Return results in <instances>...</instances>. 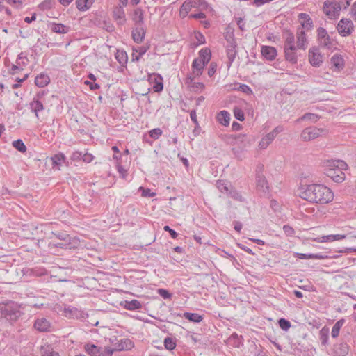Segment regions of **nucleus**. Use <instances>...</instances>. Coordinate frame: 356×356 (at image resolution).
Segmentation results:
<instances>
[{
    "instance_id": "obj_1",
    "label": "nucleus",
    "mask_w": 356,
    "mask_h": 356,
    "mask_svg": "<svg viewBox=\"0 0 356 356\" xmlns=\"http://www.w3.org/2000/svg\"><path fill=\"white\" fill-rule=\"evenodd\" d=\"M300 197L311 203L325 204L334 199L333 192L323 184H313L300 188Z\"/></svg>"
},
{
    "instance_id": "obj_2",
    "label": "nucleus",
    "mask_w": 356,
    "mask_h": 356,
    "mask_svg": "<svg viewBox=\"0 0 356 356\" xmlns=\"http://www.w3.org/2000/svg\"><path fill=\"white\" fill-rule=\"evenodd\" d=\"M347 164L341 160H327L325 163L324 173L334 182L341 183L345 179L343 172L347 169Z\"/></svg>"
},
{
    "instance_id": "obj_3",
    "label": "nucleus",
    "mask_w": 356,
    "mask_h": 356,
    "mask_svg": "<svg viewBox=\"0 0 356 356\" xmlns=\"http://www.w3.org/2000/svg\"><path fill=\"white\" fill-rule=\"evenodd\" d=\"M1 317L10 322L16 321L22 314L20 305L13 301L0 302Z\"/></svg>"
},
{
    "instance_id": "obj_4",
    "label": "nucleus",
    "mask_w": 356,
    "mask_h": 356,
    "mask_svg": "<svg viewBox=\"0 0 356 356\" xmlns=\"http://www.w3.org/2000/svg\"><path fill=\"white\" fill-rule=\"evenodd\" d=\"M316 40L319 45L327 49H335L337 41L332 38L327 31L323 27H318L316 29Z\"/></svg>"
},
{
    "instance_id": "obj_5",
    "label": "nucleus",
    "mask_w": 356,
    "mask_h": 356,
    "mask_svg": "<svg viewBox=\"0 0 356 356\" xmlns=\"http://www.w3.org/2000/svg\"><path fill=\"white\" fill-rule=\"evenodd\" d=\"M84 349L90 356H112L114 352V349L111 347L97 346L90 343L85 344Z\"/></svg>"
},
{
    "instance_id": "obj_6",
    "label": "nucleus",
    "mask_w": 356,
    "mask_h": 356,
    "mask_svg": "<svg viewBox=\"0 0 356 356\" xmlns=\"http://www.w3.org/2000/svg\"><path fill=\"white\" fill-rule=\"evenodd\" d=\"M46 94L45 90L38 92L29 104L31 111L35 113L37 118H39V113L45 108L44 95Z\"/></svg>"
},
{
    "instance_id": "obj_7",
    "label": "nucleus",
    "mask_w": 356,
    "mask_h": 356,
    "mask_svg": "<svg viewBox=\"0 0 356 356\" xmlns=\"http://www.w3.org/2000/svg\"><path fill=\"white\" fill-rule=\"evenodd\" d=\"M323 11L329 19H334L339 17L341 8L334 0H326L323 3Z\"/></svg>"
},
{
    "instance_id": "obj_8",
    "label": "nucleus",
    "mask_w": 356,
    "mask_h": 356,
    "mask_svg": "<svg viewBox=\"0 0 356 356\" xmlns=\"http://www.w3.org/2000/svg\"><path fill=\"white\" fill-rule=\"evenodd\" d=\"M339 34L342 37L350 35L354 31V25L350 19H341L337 26Z\"/></svg>"
},
{
    "instance_id": "obj_9",
    "label": "nucleus",
    "mask_w": 356,
    "mask_h": 356,
    "mask_svg": "<svg viewBox=\"0 0 356 356\" xmlns=\"http://www.w3.org/2000/svg\"><path fill=\"white\" fill-rule=\"evenodd\" d=\"M323 131V129H318L315 127H310L305 129L301 134V137L303 140L309 141L312 140L321 136Z\"/></svg>"
},
{
    "instance_id": "obj_10",
    "label": "nucleus",
    "mask_w": 356,
    "mask_h": 356,
    "mask_svg": "<svg viewBox=\"0 0 356 356\" xmlns=\"http://www.w3.org/2000/svg\"><path fill=\"white\" fill-rule=\"evenodd\" d=\"M309 60L312 65L318 67L323 63V57L318 47L310 48L308 54Z\"/></svg>"
},
{
    "instance_id": "obj_11",
    "label": "nucleus",
    "mask_w": 356,
    "mask_h": 356,
    "mask_svg": "<svg viewBox=\"0 0 356 356\" xmlns=\"http://www.w3.org/2000/svg\"><path fill=\"white\" fill-rule=\"evenodd\" d=\"M301 29L305 31H311L314 28V22L310 16L305 13H300L298 15Z\"/></svg>"
},
{
    "instance_id": "obj_12",
    "label": "nucleus",
    "mask_w": 356,
    "mask_h": 356,
    "mask_svg": "<svg viewBox=\"0 0 356 356\" xmlns=\"http://www.w3.org/2000/svg\"><path fill=\"white\" fill-rule=\"evenodd\" d=\"M34 327L39 332H50L51 323L44 317H38L35 321Z\"/></svg>"
},
{
    "instance_id": "obj_13",
    "label": "nucleus",
    "mask_w": 356,
    "mask_h": 356,
    "mask_svg": "<svg viewBox=\"0 0 356 356\" xmlns=\"http://www.w3.org/2000/svg\"><path fill=\"white\" fill-rule=\"evenodd\" d=\"M261 54L266 60L270 61L274 60L277 54L276 49L271 46H262Z\"/></svg>"
},
{
    "instance_id": "obj_14",
    "label": "nucleus",
    "mask_w": 356,
    "mask_h": 356,
    "mask_svg": "<svg viewBox=\"0 0 356 356\" xmlns=\"http://www.w3.org/2000/svg\"><path fill=\"white\" fill-rule=\"evenodd\" d=\"M297 37V47L300 49H305L307 47V38L305 33V31L298 29L296 32Z\"/></svg>"
},
{
    "instance_id": "obj_15",
    "label": "nucleus",
    "mask_w": 356,
    "mask_h": 356,
    "mask_svg": "<svg viewBox=\"0 0 356 356\" xmlns=\"http://www.w3.org/2000/svg\"><path fill=\"white\" fill-rule=\"evenodd\" d=\"M330 64L335 71H340L344 67L345 61L341 55L336 54L330 58Z\"/></svg>"
},
{
    "instance_id": "obj_16",
    "label": "nucleus",
    "mask_w": 356,
    "mask_h": 356,
    "mask_svg": "<svg viewBox=\"0 0 356 356\" xmlns=\"http://www.w3.org/2000/svg\"><path fill=\"white\" fill-rule=\"evenodd\" d=\"M256 179L257 189L263 192L264 194H268L269 187L266 177L263 175L257 174Z\"/></svg>"
},
{
    "instance_id": "obj_17",
    "label": "nucleus",
    "mask_w": 356,
    "mask_h": 356,
    "mask_svg": "<svg viewBox=\"0 0 356 356\" xmlns=\"http://www.w3.org/2000/svg\"><path fill=\"white\" fill-rule=\"evenodd\" d=\"M51 161L52 168L60 170L62 164L66 163V157L63 153L59 152L51 156Z\"/></svg>"
},
{
    "instance_id": "obj_18",
    "label": "nucleus",
    "mask_w": 356,
    "mask_h": 356,
    "mask_svg": "<svg viewBox=\"0 0 356 356\" xmlns=\"http://www.w3.org/2000/svg\"><path fill=\"white\" fill-rule=\"evenodd\" d=\"M113 17L118 24L120 25L124 24L126 21L125 14L123 6H116L113 10Z\"/></svg>"
},
{
    "instance_id": "obj_19",
    "label": "nucleus",
    "mask_w": 356,
    "mask_h": 356,
    "mask_svg": "<svg viewBox=\"0 0 356 356\" xmlns=\"http://www.w3.org/2000/svg\"><path fill=\"white\" fill-rule=\"evenodd\" d=\"M206 65L204 63L199 60V58H195L192 63V74L195 75V76H200L202 74V70Z\"/></svg>"
},
{
    "instance_id": "obj_20",
    "label": "nucleus",
    "mask_w": 356,
    "mask_h": 356,
    "mask_svg": "<svg viewBox=\"0 0 356 356\" xmlns=\"http://www.w3.org/2000/svg\"><path fill=\"white\" fill-rule=\"evenodd\" d=\"M237 45H227L226 46V51L227 56L228 58L227 67L229 68L233 63L236 56L237 54V51L236 49Z\"/></svg>"
},
{
    "instance_id": "obj_21",
    "label": "nucleus",
    "mask_w": 356,
    "mask_h": 356,
    "mask_svg": "<svg viewBox=\"0 0 356 356\" xmlns=\"http://www.w3.org/2000/svg\"><path fill=\"white\" fill-rule=\"evenodd\" d=\"M134 347V343L131 340L129 339H122L119 341V342L117 343L116 348H113L114 351L115 350H130L131 348Z\"/></svg>"
},
{
    "instance_id": "obj_22",
    "label": "nucleus",
    "mask_w": 356,
    "mask_h": 356,
    "mask_svg": "<svg viewBox=\"0 0 356 356\" xmlns=\"http://www.w3.org/2000/svg\"><path fill=\"white\" fill-rule=\"evenodd\" d=\"M348 351L349 347L346 343L337 344L334 348V353L337 356H346Z\"/></svg>"
},
{
    "instance_id": "obj_23",
    "label": "nucleus",
    "mask_w": 356,
    "mask_h": 356,
    "mask_svg": "<svg viewBox=\"0 0 356 356\" xmlns=\"http://www.w3.org/2000/svg\"><path fill=\"white\" fill-rule=\"evenodd\" d=\"M131 35L135 42H141L145 36V31L143 28L140 26H138L132 31Z\"/></svg>"
},
{
    "instance_id": "obj_24",
    "label": "nucleus",
    "mask_w": 356,
    "mask_h": 356,
    "mask_svg": "<svg viewBox=\"0 0 356 356\" xmlns=\"http://www.w3.org/2000/svg\"><path fill=\"white\" fill-rule=\"evenodd\" d=\"M217 120L220 124L227 127L229 124L230 114L227 111H221L217 115Z\"/></svg>"
},
{
    "instance_id": "obj_25",
    "label": "nucleus",
    "mask_w": 356,
    "mask_h": 356,
    "mask_svg": "<svg viewBox=\"0 0 356 356\" xmlns=\"http://www.w3.org/2000/svg\"><path fill=\"white\" fill-rule=\"evenodd\" d=\"M121 305L128 310H136L142 307L141 303L137 300H124Z\"/></svg>"
},
{
    "instance_id": "obj_26",
    "label": "nucleus",
    "mask_w": 356,
    "mask_h": 356,
    "mask_svg": "<svg viewBox=\"0 0 356 356\" xmlns=\"http://www.w3.org/2000/svg\"><path fill=\"white\" fill-rule=\"evenodd\" d=\"M50 82L49 76L46 74H40L35 78V83L38 87H44Z\"/></svg>"
},
{
    "instance_id": "obj_27",
    "label": "nucleus",
    "mask_w": 356,
    "mask_h": 356,
    "mask_svg": "<svg viewBox=\"0 0 356 356\" xmlns=\"http://www.w3.org/2000/svg\"><path fill=\"white\" fill-rule=\"evenodd\" d=\"M296 257L301 259H325L328 258L327 255L322 254L321 253L317 254H304V253H296Z\"/></svg>"
},
{
    "instance_id": "obj_28",
    "label": "nucleus",
    "mask_w": 356,
    "mask_h": 356,
    "mask_svg": "<svg viewBox=\"0 0 356 356\" xmlns=\"http://www.w3.org/2000/svg\"><path fill=\"white\" fill-rule=\"evenodd\" d=\"M156 139V128L152 129L148 133L144 134L143 141L145 145L152 146L154 140Z\"/></svg>"
},
{
    "instance_id": "obj_29",
    "label": "nucleus",
    "mask_w": 356,
    "mask_h": 356,
    "mask_svg": "<svg viewBox=\"0 0 356 356\" xmlns=\"http://www.w3.org/2000/svg\"><path fill=\"white\" fill-rule=\"evenodd\" d=\"M64 313L66 316L73 318H79L81 316V311L78 310V309L74 307L65 308Z\"/></svg>"
},
{
    "instance_id": "obj_30",
    "label": "nucleus",
    "mask_w": 356,
    "mask_h": 356,
    "mask_svg": "<svg viewBox=\"0 0 356 356\" xmlns=\"http://www.w3.org/2000/svg\"><path fill=\"white\" fill-rule=\"evenodd\" d=\"M70 27L63 24L52 23L51 29L53 32L56 33H67L70 31Z\"/></svg>"
},
{
    "instance_id": "obj_31",
    "label": "nucleus",
    "mask_w": 356,
    "mask_h": 356,
    "mask_svg": "<svg viewBox=\"0 0 356 356\" xmlns=\"http://www.w3.org/2000/svg\"><path fill=\"white\" fill-rule=\"evenodd\" d=\"M53 236L60 241H72L71 236L66 232L52 231L49 238H53Z\"/></svg>"
},
{
    "instance_id": "obj_32",
    "label": "nucleus",
    "mask_w": 356,
    "mask_h": 356,
    "mask_svg": "<svg viewBox=\"0 0 356 356\" xmlns=\"http://www.w3.org/2000/svg\"><path fill=\"white\" fill-rule=\"evenodd\" d=\"M211 57V54L210 49L206 48V49H202L199 51V60H202L204 65H207Z\"/></svg>"
},
{
    "instance_id": "obj_33",
    "label": "nucleus",
    "mask_w": 356,
    "mask_h": 356,
    "mask_svg": "<svg viewBox=\"0 0 356 356\" xmlns=\"http://www.w3.org/2000/svg\"><path fill=\"white\" fill-rule=\"evenodd\" d=\"M184 317L193 323H200L203 320V316L197 313L184 312Z\"/></svg>"
},
{
    "instance_id": "obj_34",
    "label": "nucleus",
    "mask_w": 356,
    "mask_h": 356,
    "mask_svg": "<svg viewBox=\"0 0 356 356\" xmlns=\"http://www.w3.org/2000/svg\"><path fill=\"white\" fill-rule=\"evenodd\" d=\"M40 356H60L59 353L54 350L50 346H41Z\"/></svg>"
},
{
    "instance_id": "obj_35",
    "label": "nucleus",
    "mask_w": 356,
    "mask_h": 356,
    "mask_svg": "<svg viewBox=\"0 0 356 356\" xmlns=\"http://www.w3.org/2000/svg\"><path fill=\"white\" fill-rule=\"evenodd\" d=\"M344 323L345 319L343 318L339 319L338 321L335 323V324L332 327L331 332V335L333 338H337L339 336L340 329Z\"/></svg>"
},
{
    "instance_id": "obj_36",
    "label": "nucleus",
    "mask_w": 356,
    "mask_h": 356,
    "mask_svg": "<svg viewBox=\"0 0 356 356\" xmlns=\"http://www.w3.org/2000/svg\"><path fill=\"white\" fill-rule=\"evenodd\" d=\"M92 1L93 0H76V7L79 10H86L92 4Z\"/></svg>"
},
{
    "instance_id": "obj_37",
    "label": "nucleus",
    "mask_w": 356,
    "mask_h": 356,
    "mask_svg": "<svg viewBox=\"0 0 356 356\" xmlns=\"http://www.w3.org/2000/svg\"><path fill=\"white\" fill-rule=\"evenodd\" d=\"M320 340L321 344L325 346L328 341L329 337V328L323 327L319 332Z\"/></svg>"
},
{
    "instance_id": "obj_38",
    "label": "nucleus",
    "mask_w": 356,
    "mask_h": 356,
    "mask_svg": "<svg viewBox=\"0 0 356 356\" xmlns=\"http://www.w3.org/2000/svg\"><path fill=\"white\" fill-rule=\"evenodd\" d=\"M284 56L287 61L295 64L298 62V54L296 51H284Z\"/></svg>"
},
{
    "instance_id": "obj_39",
    "label": "nucleus",
    "mask_w": 356,
    "mask_h": 356,
    "mask_svg": "<svg viewBox=\"0 0 356 356\" xmlns=\"http://www.w3.org/2000/svg\"><path fill=\"white\" fill-rule=\"evenodd\" d=\"M115 58L117 59V60L118 61V63L121 65H124L125 64H127V53L125 51H118L116 54H115Z\"/></svg>"
},
{
    "instance_id": "obj_40",
    "label": "nucleus",
    "mask_w": 356,
    "mask_h": 356,
    "mask_svg": "<svg viewBox=\"0 0 356 356\" xmlns=\"http://www.w3.org/2000/svg\"><path fill=\"white\" fill-rule=\"evenodd\" d=\"M282 37L284 38V43L294 42V35L292 31L289 29H284L282 30Z\"/></svg>"
},
{
    "instance_id": "obj_41",
    "label": "nucleus",
    "mask_w": 356,
    "mask_h": 356,
    "mask_svg": "<svg viewBox=\"0 0 356 356\" xmlns=\"http://www.w3.org/2000/svg\"><path fill=\"white\" fill-rule=\"evenodd\" d=\"M216 186L220 192L231 193V191H229L230 185L228 183L225 182V181H218L216 182Z\"/></svg>"
},
{
    "instance_id": "obj_42",
    "label": "nucleus",
    "mask_w": 356,
    "mask_h": 356,
    "mask_svg": "<svg viewBox=\"0 0 356 356\" xmlns=\"http://www.w3.org/2000/svg\"><path fill=\"white\" fill-rule=\"evenodd\" d=\"M165 348L168 350H172L176 347L175 339L172 337H166L163 341Z\"/></svg>"
},
{
    "instance_id": "obj_43",
    "label": "nucleus",
    "mask_w": 356,
    "mask_h": 356,
    "mask_svg": "<svg viewBox=\"0 0 356 356\" xmlns=\"http://www.w3.org/2000/svg\"><path fill=\"white\" fill-rule=\"evenodd\" d=\"M13 146L19 152L24 153L26 151V147L24 142L21 139L14 140L13 142Z\"/></svg>"
},
{
    "instance_id": "obj_44",
    "label": "nucleus",
    "mask_w": 356,
    "mask_h": 356,
    "mask_svg": "<svg viewBox=\"0 0 356 356\" xmlns=\"http://www.w3.org/2000/svg\"><path fill=\"white\" fill-rule=\"evenodd\" d=\"M55 4L54 0H44L38 6L39 8L42 10H47L51 9Z\"/></svg>"
},
{
    "instance_id": "obj_45",
    "label": "nucleus",
    "mask_w": 356,
    "mask_h": 356,
    "mask_svg": "<svg viewBox=\"0 0 356 356\" xmlns=\"http://www.w3.org/2000/svg\"><path fill=\"white\" fill-rule=\"evenodd\" d=\"M225 38L227 42V45H237L236 42L235 40L234 31H227L225 34Z\"/></svg>"
},
{
    "instance_id": "obj_46",
    "label": "nucleus",
    "mask_w": 356,
    "mask_h": 356,
    "mask_svg": "<svg viewBox=\"0 0 356 356\" xmlns=\"http://www.w3.org/2000/svg\"><path fill=\"white\" fill-rule=\"evenodd\" d=\"M195 5L193 4L191 1H185L180 8V13L184 15H187L189 11L191 10Z\"/></svg>"
},
{
    "instance_id": "obj_47",
    "label": "nucleus",
    "mask_w": 356,
    "mask_h": 356,
    "mask_svg": "<svg viewBox=\"0 0 356 356\" xmlns=\"http://www.w3.org/2000/svg\"><path fill=\"white\" fill-rule=\"evenodd\" d=\"M157 293L164 300H170L172 297V293L165 289H157Z\"/></svg>"
},
{
    "instance_id": "obj_48",
    "label": "nucleus",
    "mask_w": 356,
    "mask_h": 356,
    "mask_svg": "<svg viewBox=\"0 0 356 356\" xmlns=\"http://www.w3.org/2000/svg\"><path fill=\"white\" fill-rule=\"evenodd\" d=\"M133 20L138 26H140V23L143 22V13L140 9H136L134 10Z\"/></svg>"
},
{
    "instance_id": "obj_49",
    "label": "nucleus",
    "mask_w": 356,
    "mask_h": 356,
    "mask_svg": "<svg viewBox=\"0 0 356 356\" xmlns=\"http://www.w3.org/2000/svg\"><path fill=\"white\" fill-rule=\"evenodd\" d=\"M280 327L284 331H287L291 326V322L285 318H280L278 321Z\"/></svg>"
},
{
    "instance_id": "obj_50",
    "label": "nucleus",
    "mask_w": 356,
    "mask_h": 356,
    "mask_svg": "<svg viewBox=\"0 0 356 356\" xmlns=\"http://www.w3.org/2000/svg\"><path fill=\"white\" fill-rule=\"evenodd\" d=\"M336 2V4L340 7L341 10H346L348 7L350 5L352 0H334Z\"/></svg>"
},
{
    "instance_id": "obj_51",
    "label": "nucleus",
    "mask_w": 356,
    "mask_h": 356,
    "mask_svg": "<svg viewBox=\"0 0 356 356\" xmlns=\"http://www.w3.org/2000/svg\"><path fill=\"white\" fill-rule=\"evenodd\" d=\"M71 241H60V242L54 243L53 245L55 247L60 248L62 249H71Z\"/></svg>"
},
{
    "instance_id": "obj_52",
    "label": "nucleus",
    "mask_w": 356,
    "mask_h": 356,
    "mask_svg": "<svg viewBox=\"0 0 356 356\" xmlns=\"http://www.w3.org/2000/svg\"><path fill=\"white\" fill-rule=\"evenodd\" d=\"M234 117L239 121H243L245 120L244 113L240 108L235 107L234 108Z\"/></svg>"
},
{
    "instance_id": "obj_53",
    "label": "nucleus",
    "mask_w": 356,
    "mask_h": 356,
    "mask_svg": "<svg viewBox=\"0 0 356 356\" xmlns=\"http://www.w3.org/2000/svg\"><path fill=\"white\" fill-rule=\"evenodd\" d=\"M139 191H141V195L143 197H154L156 195V193L152 192L149 188H145L140 186L138 189Z\"/></svg>"
},
{
    "instance_id": "obj_54",
    "label": "nucleus",
    "mask_w": 356,
    "mask_h": 356,
    "mask_svg": "<svg viewBox=\"0 0 356 356\" xmlns=\"http://www.w3.org/2000/svg\"><path fill=\"white\" fill-rule=\"evenodd\" d=\"M22 70L23 67H21V63H19L18 60H16V64L12 65V67L10 70L9 72L10 74L14 75L18 72L22 71Z\"/></svg>"
},
{
    "instance_id": "obj_55",
    "label": "nucleus",
    "mask_w": 356,
    "mask_h": 356,
    "mask_svg": "<svg viewBox=\"0 0 356 356\" xmlns=\"http://www.w3.org/2000/svg\"><path fill=\"white\" fill-rule=\"evenodd\" d=\"M272 142L268 140L266 136L263 137L259 143V147L261 149H265Z\"/></svg>"
},
{
    "instance_id": "obj_56",
    "label": "nucleus",
    "mask_w": 356,
    "mask_h": 356,
    "mask_svg": "<svg viewBox=\"0 0 356 356\" xmlns=\"http://www.w3.org/2000/svg\"><path fill=\"white\" fill-rule=\"evenodd\" d=\"M283 231L287 236H293L295 234L294 229L288 225L283 226Z\"/></svg>"
},
{
    "instance_id": "obj_57",
    "label": "nucleus",
    "mask_w": 356,
    "mask_h": 356,
    "mask_svg": "<svg viewBox=\"0 0 356 356\" xmlns=\"http://www.w3.org/2000/svg\"><path fill=\"white\" fill-rule=\"evenodd\" d=\"M17 60L21 63L22 67L26 66L28 64V59L23 52H21L18 55Z\"/></svg>"
},
{
    "instance_id": "obj_58",
    "label": "nucleus",
    "mask_w": 356,
    "mask_h": 356,
    "mask_svg": "<svg viewBox=\"0 0 356 356\" xmlns=\"http://www.w3.org/2000/svg\"><path fill=\"white\" fill-rule=\"evenodd\" d=\"M298 49L297 47V45H295V41L291 42L288 43H284V51H296V49Z\"/></svg>"
},
{
    "instance_id": "obj_59",
    "label": "nucleus",
    "mask_w": 356,
    "mask_h": 356,
    "mask_svg": "<svg viewBox=\"0 0 356 356\" xmlns=\"http://www.w3.org/2000/svg\"><path fill=\"white\" fill-rule=\"evenodd\" d=\"M319 119L318 115L314 113H305L302 117V120H310L313 122H316Z\"/></svg>"
},
{
    "instance_id": "obj_60",
    "label": "nucleus",
    "mask_w": 356,
    "mask_h": 356,
    "mask_svg": "<svg viewBox=\"0 0 356 356\" xmlns=\"http://www.w3.org/2000/svg\"><path fill=\"white\" fill-rule=\"evenodd\" d=\"M333 236L334 235L323 236L321 238H318L315 239V241L317 242H321V243L334 241V239L333 238Z\"/></svg>"
},
{
    "instance_id": "obj_61",
    "label": "nucleus",
    "mask_w": 356,
    "mask_h": 356,
    "mask_svg": "<svg viewBox=\"0 0 356 356\" xmlns=\"http://www.w3.org/2000/svg\"><path fill=\"white\" fill-rule=\"evenodd\" d=\"M195 75L193 74H188L186 79H185V84L190 88H191L193 83V79L195 78Z\"/></svg>"
},
{
    "instance_id": "obj_62",
    "label": "nucleus",
    "mask_w": 356,
    "mask_h": 356,
    "mask_svg": "<svg viewBox=\"0 0 356 356\" xmlns=\"http://www.w3.org/2000/svg\"><path fill=\"white\" fill-rule=\"evenodd\" d=\"M163 89V78L157 73V92L162 91Z\"/></svg>"
},
{
    "instance_id": "obj_63",
    "label": "nucleus",
    "mask_w": 356,
    "mask_h": 356,
    "mask_svg": "<svg viewBox=\"0 0 356 356\" xmlns=\"http://www.w3.org/2000/svg\"><path fill=\"white\" fill-rule=\"evenodd\" d=\"M216 64L215 63H211L209 65V67L208 69V75L209 76L211 77L215 74L216 71Z\"/></svg>"
},
{
    "instance_id": "obj_64",
    "label": "nucleus",
    "mask_w": 356,
    "mask_h": 356,
    "mask_svg": "<svg viewBox=\"0 0 356 356\" xmlns=\"http://www.w3.org/2000/svg\"><path fill=\"white\" fill-rule=\"evenodd\" d=\"M83 153L81 152H74L72 156L71 159L73 161H78L82 159Z\"/></svg>"
}]
</instances>
